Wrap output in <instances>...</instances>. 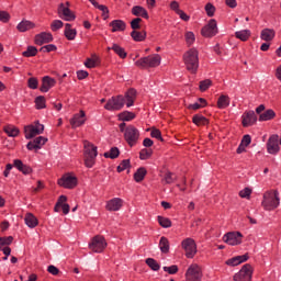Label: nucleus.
<instances>
[{
	"mask_svg": "<svg viewBox=\"0 0 281 281\" xmlns=\"http://www.w3.org/2000/svg\"><path fill=\"white\" fill-rule=\"evenodd\" d=\"M137 95V92L135 89H130L124 95H115L110 98L104 109L105 111H122L124 109V104H126L127 108L133 106L135 104V98Z\"/></svg>",
	"mask_w": 281,
	"mask_h": 281,
	"instance_id": "f257e3e1",
	"label": "nucleus"
},
{
	"mask_svg": "<svg viewBox=\"0 0 281 281\" xmlns=\"http://www.w3.org/2000/svg\"><path fill=\"white\" fill-rule=\"evenodd\" d=\"M95 157H98V147L88 140L83 142V160L87 168H93L95 165Z\"/></svg>",
	"mask_w": 281,
	"mask_h": 281,
	"instance_id": "f03ea898",
	"label": "nucleus"
},
{
	"mask_svg": "<svg viewBox=\"0 0 281 281\" xmlns=\"http://www.w3.org/2000/svg\"><path fill=\"white\" fill-rule=\"evenodd\" d=\"M184 65L191 74H196L199 69V52L195 48H191L183 56Z\"/></svg>",
	"mask_w": 281,
	"mask_h": 281,
	"instance_id": "7ed1b4c3",
	"label": "nucleus"
},
{
	"mask_svg": "<svg viewBox=\"0 0 281 281\" xmlns=\"http://www.w3.org/2000/svg\"><path fill=\"white\" fill-rule=\"evenodd\" d=\"M261 205L268 212L276 210L280 205V198L278 196V191H268L263 194V200Z\"/></svg>",
	"mask_w": 281,
	"mask_h": 281,
	"instance_id": "20e7f679",
	"label": "nucleus"
},
{
	"mask_svg": "<svg viewBox=\"0 0 281 281\" xmlns=\"http://www.w3.org/2000/svg\"><path fill=\"white\" fill-rule=\"evenodd\" d=\"M136 67L147 69V67H159L161 65V56L155 54L151 56L143 57L135 61Z\"/></svg>",
	"mask_w": 281,
	"mask_h": 281,
	"instance_id": "39448f33",
	"label": "nucleus"
},
{
	"mask_svg": "<svg viewBox=\"0 0 281 281\" xmlns=\"http://www.w3.org/2000/svg\"><path fill=\"white\" fill-rule=\"evenodd\" d=\"M45 131V125L36 121L34 124L24 126L25 139H32Z\"/></svg>",
	"mask_w": 281,
	"mask_h": 281,
	"instance_id": "423d86ee",
	"label": "nucleus"
},
{
	"mask_svg": "<svg viewBox=\"0 0 281 281\" xmlns=\"http://www.w3.org/2000/svg\"><path fill=\"white\" fill-rule=\"evenodd\" d=\"M125 142H127L128 146L133 147L139 140V130L134 125H128L125 128L124 133Z\"/></svg>",
	"mask_w": 281,
	"mask_h": 281,
	"instance_id": "0eeeda50",
	"label": "nucleus"
},
{
	"mask_svg": "<svg viewBox=\"0 0 281 281\" xmlns=\"http://www.w3.org/2000/svg\"><path fill=\"white\" fill-rule=\"evenodd\" d=\"M106 239H104V236L97 235L91 239V243L89 244V249L93 251L94 254H102L104 249H106Z\"/></svg>",
	"mask_w": 281,
	"mask_h": 281,
	"instance_id": "6e6552de",
	"label": "nucleus"
},
{
	"mask_svg": "<svg viewBox=\"0 0 281 281\" xmlns=\"http://www.w3.org/2000/svg\"><path fill=\"white\" fill-rule=\"evenodd\" d=\"M254 273V269L251 265L246 263L243 268L236 273L233 278L234 281H251V276Z\"/></svg>",
	"mask_w": 281,
	"mask_h": 281,
	"instance_id": "1a4fd4ad",
	"label": "nucleus"
},
{
	"mask_svg": "<svg viewBox=\"0 0 281 281\" xmlns=\"http://www.w3.org/2000/svg\"><path fill=\"white\" fill-rule=\"evenodd\" d=\"M202 274H201V268L199 265L193 263L191 265L186 273V280L187 281H201Z\"/></svg>",
	"mask_w": 281,
	"mask_h": 281,
	"instance_id": "9d476101",
	"label": "nucleus"
},
{
	"mask_svg": "<svg viewBox=\"0 0 281 281\" xmlns=\"http://www.w3.org/2000/svg\"><path fill=\"white\" fill-rule=\"evenodd\" d=\"M182 249H184L187 258H194L196 255V243L192 238H187L182 241Z\"/></svg>",
	"mask_w": 281,
	"mask_h": 281,
	"instance_id": "9b49d317",
	"label": "nucleus"
},
{
	"mask_svg": "<svg viewBox=\"0 0 281 281\" xmlns=\"http://www.w3.org/2000/svg\"><path fill=\"white\" fill-rule=\"evenodd\" d=\"M223 240L227 245H232V246L240 245V243H243V234H240V232L227 233L223 236Z\"/></svg>",
	"mask_w": 281,
	"mask_h": 281,
	"instance_id": "f8f14e48",
	"label": "nucleus"
},
{
	"mask_svg": "<svg viewBox=\"0 0 281 281\" xmlns=\"http://www.w3.org/2000/svg\"><path fill=\"white\" fill-rule=\"evenodd\" d=\"M58 186L68 189L76 188V186H78V178H76V176L66 173L63 178L58 180Z\"/></svg>",
	"mask_w": 281,
	"mask_h": 281,
	"instance_id": "ddd939ff",
	"label": "nucleus"
},
{
	"mask_svg": "<svg viewBox=\"0 0 281 281\" xmlns=\"http://www.w3.org/2000/svg\"><path fill=\"white\" fill-rule=\"evenodd\" d=\"M218 33V27L216 26V20H210L209 25H205L202 29V36L210 38L212 36H216Z\"/></svg>",
	"mask_w": 281,
	"mask_h": 281,
	"instance_id": "4468645a",
	"label": "nucleus"
},
{
	"mask_svg": "<svg viewBox=\"0 0 281 281\" xmlns=\"http://www.w3.org/2000/svg\"><path fill=\"white\" fill-rule=\"evenodd\" d=\"M58 14H59V18L63 19L64 21H75L76 20V15L74 14V12H71L69 7H65V3L59 4Z\"/></svg>",
	"mask_w": 281,
	"mask_h": 281,
	"instance_id": "2eb2a0df",
	"label": "nucleus"
},
{
	"mask_svg": "<svg viewBox=\"0 0 281 281\" xmlns=\"http://www.w3.org/2000/svg\"><path fill=\"white\" fill-rule=\"evenodd\" d=\"M279 136L272 135L268 139L267 150L270 155H278L280 153V145L278 144Z\"/></svg>",
	"mask_w": 281,
	"mask_h": 281,
	"instance_id": "dca6fc26",
	"label": "nucleus"
},
{
	"mask_svg": "<svg viewBox=\"0 0 281 281\" xmlns=\"http://www.w3.org/2000/svg\"><path fill=\"white\" fill-rule=\"evenodd\" d=\"M45 144H47V138L44 136H38L35 139L29 142L26 148L27 150H41Z\"/></svg>",
	"mask_w": 281,
	"mask_h": 281,
	"instance_id": "f3484780",
	"label": "nucleus"
},
{
	"mask_svg": "<svg viewBox=\"0 0 281 281\" xmlns=\"http://www.w3.org/2000/svg\"><path fill=\"white\" fill-rule=\"evenodd\" d=\"M85 122H87V117L85 111L81 110L80 113L75 114L74 117L70 120V125L72 128H78L82 126Z\"/></svg>",
	"mask_w": 281,
	"mask_h": 281,
	"instance_id": "a211bd4d",
	"label": "nucleus"
},
{
	"mask_svg": "<svg viewBox=\"0 0 281 281\" xmlns=\"http://www.w3.org/2000/svg\"><path fill=\"white\" fill-rule=\"evenodd\" d=\"M55 86H56V79L49 76H45L42 79V87L40 88V91H42V93H47V91H49L52 87H55Z\"/></svg>",
	"mask_w": 281,
	"mask_h": 281,
	"instance_id": "6ab92c4d",
	"label": "nucleus"
},
{
	"mask_svg": "<svg viewBox=\"0 0 281 281\" xmlns=\"http://www.w3.org/2000/svg\"><path fill=\"white\" fill-rule=\"evenodd\" d=\"M243 126H252L255 122L258 121V116H256V112L248 111L243 114Z\"/></svg>",
	"mask_w": 281,
	"mask_h": 281,
	"instance_id": "aec40b11",
	"label": "nucleus"
},
{
	"mask_svg": "<svg viewBox=\"0 0 281 281\" xmlns=\"http://www.w3.org/2000/svg\"><path fill=\"white\" fill-rule=\"evenodd\" d=\"M52 41H54L52 33L43 32L35 36V45H45L52 43Z\"/></svg>",
	"mask_w": 281,
	"mask_h": 281,
	"instance_id": "412c9836",
	"label": "nucleus"
},
{
	"mask_svg": "<svg viewBox=\"0 0 281 281\" xmlns=\"http://www.w3.org/2000/svg\"><path fill=\"white\" fill-rule=\"evenodd\" d=\"M124 201L120 198H114L106 203V210L109 212H117L122 209Z\"/></svg>",
	"mask_w": 281,
	"mask_h": 281,
	"instance_id": "4be33fe9",
	"label": "nucleus"
},
{
	"mask_svg": "<svg viewBox=\"0 0 281 281\" xmlns=\"http://www.w3.org/2000/svg\"><path fill=\"white\" fill-rule=\"evenodd\" d=\"M247 260H249V256L241 255V256H237L232 259H228L226 261V265H228L229 267H238V265H241V262H247Z\"/></svg>",
	"mask_w": 281,
	"mask_h": 281,
	"instance_id": "5701e85b",
	"label": "nucleus"
},
{
	"mask_svg": "<svg viewBox=\"0 0 281 281\" xmlns=\"http://www.w3.org/2000/svg\"><path fill=\"white\" fill-rule=\"evenodd\" d=\"M14 168H18L20 172H23V175H30L32 172V168L27 165H24L21 159L13 160Z\"/></svg>",
	"mask_w": 281,
	"mask_h": 281,
	"instance_id": "b1692460",
	"label": "nucleus"
},
{
	"mask_svg": "<svg viewBox=\"0 0 281 281\" xmlns=\"http://www.w3.org/2000/svg\"><path fill=\"white\" fill-rule=\"evenodd\" d=\"M111 32H124L126 30V22L122 20H114L110 22Z\"/></svg>",
	"mask_w": 281,
	"mask_h": 281,
	"instance_id": "393cba45",
	"label": "nucleus"
},
{
	"mask_svg": "<svg viewBox=\"0 0 281 281\" xmlns=\"http://www.w3.org/2000/svg\"><path fill=\"white\" fill-rule=\"evenodd\" d=\"M260 38L261 41H266L267 43H269V41H273V38H276V31L271 29H263L261 31Z\"/></svg>",
	"mask_w": 281,
	"mask_h": 281,
	"instance_id": "a878e982",
	"label": "nucleus"
},
{
	"mask_svg": "<svg viewBox=\"0 0 281 281\" xmlns=\"http://www.w3.org/2000/svg\"><path fill=\"white\" fill-rule=\"evenodd\" d=\"M64 34L68 41H75L78 32L76 29H71V24L67 23L65 25Z\"/></svg>",
	"mask_w": 281,
	"mask_h": 281,
	"instance_id": "bb28decb",
	"label": "nucleus"
},
{
	"mask_svg": "<svg viewBox=\"0 0 281 281\" xmlns=\"http://www.w3.org/2000/svg\"><path fill=\"white\" fill-rule=\"evenodd\" d=\"M24 221L25 225H27V227H31V229H34V227L38 225V218H36V216H34V214L32 213H27L24 217Z\"/></svg>",
	"mask_w": 281,
	"mask_h": 281,
	"instance_id": "cd10ccee",
	"label": "nucleus"
},
{
	"mask_svg": "<svg viewBox=\"0 0 281 281\" xmlns=\"http://www.w3.org/2000/svg\"><path fill=\"white\" fill-rule=\"evenodd\" d=\"M132 14H134V16H142L143 19H148V11L139 5H135L132 8Z\"/></svg>",
	"mask_w": 281,
	"mask_h": 281,
	"instance_id": "c85d7f7f",
	"label": "nucleus"
},
{
	"mask_svg": "<svg viewBox=\"0 0 281 281\" xmlns=\"http://www.w3.org/2000/svg\"><path fill=\"white\" fill-rule=\"evenodd\" d=\"M192 122L195 126H206V124H210V121L201 114L193 115Z\"/></svg>",
	"mask_w": 281,
	"mask_h": 281,
	"instance_id": "c756f323",
	"label": "nucleus"
},
{
	"mask_svg": "<svg viewBox=\"0 0 281 281\" xmlns=\"http://www.w3.org/2000/svg\"><path fill=\"white\" fill-rule=\"evenodd\" d=\"M19 32H27V30H32L34 27V23L31 21L24 20L18 24Z\"/></svg>",
	"mask_w": 281,
	"mask_h": 281,
	"instance_id": "7c9ffc66",
	"label": "nucleus"
},
{
	"mask_svg": "<svg viewBox=\"0 0 281 281\" xmlns=\"http://www.w3.org/2000/svg\"><path fill=\"white\" fill-rule=\"evenodd\" d=\"M276 117V112L273 110H267L260 114V122H268V120H273Z\"/></svg>",
	"mask_w": 281,
	"mask_h": 281,
	"instance_id": "2f4dec72",
	"label": "nucleus"
},
{
	"mask_svg": "<svg viewBox=\"0 0 281 281\" xmlns=\"http://www.w3.org/2000/svg\"><path fill=\"white\" fill-rule=\"evenodd\" d=\"M3 131L9 137H16L20 133V131L14 125H5Z\"/></svg>",
	"mask_w": 281,
	"mask_h": 281,
	"instance_id": "473e14b6",
	"label": "nucleus"
},
{
	"mask_svg": "<svg viewBox=\"0 0 281 281\" xmlns=\"http://www.w3.org/2000/svg\"><path fill=\"white\" fill-rule=\"evenodd\" d=\"M159 247L162 254H168V251H170V241H168V238L161 237L159 241Z\"/></svg>",
	"mask_w": 281,
	"mask_h": 281,
	"instance_id": "72a5a7b5",
	"label": "nucleus"
},
{
	"mask_svg": "<svg viewBox=\"0 0 281 281\" xmlns=\"http://www.w3.org/2000/svg\"><path fill=\"white\" fill-rule=\"evenodd\" d=\"M131 36L136 42L145 41L146 33L145 31H132Z\"/></svg>",
	"mask_w": 281,
	"mask_h": 281,
	"instance_id": "f704fd0d",
	"label": "nucleus"
},
{
	"mask_svg": "<svg viewBox=\"0 0 281 281\" xmlns=\"http://www.w3.org/2000/svg\"><path fill=\"white\" fill-rule=\"evenodd\" d=\"M236 38L239 41H248L249 36H251V32L249 30L237 31L235 33Z\"/></svg>",
	"mask_w": 281,
	"mask_h": 281,
	"instance_id": "c9c22d12",
	"label": "nucleus"
},
{
	"mask_svg": "<svg viewBox=\"0 0 281 281\" xmlns=\"http://www.w3.org/2000/svg\"><path fill=\"white\" fill-rule=\"evenodd\" d=\"M144 177H146V168L140 167L137 169V171L134 173V179L137 183L144 181Z\"/></svg>",
	"mask_w": 281,
	"mask_h": 281,
	"instance_id": "e433bc0d",
	"label": "nucleus"
},
{
	"mask_svg": "<svg viewBox=\"0 0 281 281\" xmlns=\"http://www.w3.org/2000/svg\"><path fill=\"white\" fill-rule=\"evenodd\" d=\"M119 120L122 122H131V120H135V114L133 112L125 111L119 114Z\"/></svg>",
	"mask_w": 281,
	"mask_h": 281,
	"instance_id": "4c0bfd02",
	"label": "nucleus"
},
{
	"mask_svg": "<svg viewBox=\"0 0 281 281\" xmlns=\"http://www.w3.org/2000/svg\"><path fill=\"white\" fill-rule=\"evenodd\" d=\"M104 157L106 159H117V157H120V149L117 147H112L110 151L104 154Z\"/></svg>",
	"mask_w": 281,
	"mask_h": 281,
	"instance_id": "58836bf2",
	"label": "nucleus"
},
{
	"mask_svg": "<svg viewBox=\"0 0 281 281\" xmlns=\"http://www.w3.org/2000/svg\"><path fill=\"white\" fill-rule=\"evenodd\" d=\"M218 109H227L229 106V97L221 95L217 101Z\"/></svg>",
	"mask_w": 281,
	"mask_h": 281,
	"instance_id": "ea45409f",
	"label": "nucleus"
},
{
	"mask_svg": "<svg viewBox=\"0 0 281 281\" xmlns=\"http://www.w3.org/2000/svg\"><path fill=\"white\" fill-rule=\"evenodd\" d=\"M38 54V49L35 46H29L25 52L22 53L24 58H32V56H36Z\"/></svg>",
	"mask_w": 281,
	"mask_h": 281,
	"instance_id": "a19ab883",
	"label": "nucleus"
},
{
	"mask_svg": "<svg viewBox=\"0 0 281 281\" xmlns=\"http://www.w3.org/2000/svg\"><path fill=\"white\" fill-rule=\"evenodd\" d=\"M109 49H113V52H115L120 58H126V50H124V48H122L120 45L113 44Z\"/></svg>",
	"mask_w": 281,
	"mask_h": 281,
	"instance_id": "79ce46f5",
	"label": "nucleus"
},
{
	"mask_svg": "<svg viewBox=\"0 0 281 281\" xmlns=\"http://www.w3.org/2000/svg\"><path fill=\"white\" fill-rule=\"evenodd\" d=\"M146 265L153 270V271H159L160 266L157 262V260L153 259V258H147L146 259Z\"/></svg>",
	"mask_w": 281,
	"mask_h": 281,
	"instance_id": "37998d69",
	"label": "nucleus"
},
{
	"mask_svg": "<svg viewBox=\"0 0 281 281\" xmlns=\"http://www.w3.org/2000/svg\"><path fill=\"white\" fill-rule=\"evenodd\" d=\"M157 218L160 226L165 228L172 227V222L170 221V218L164 216H158Z\"/></svg>",
	"mask_w": 281,
	"mask_h": 281,
	"instance_id": "c03bdc74",
	"label": "nucleus"
},
{
	"mask_svg": "<svg viewBox=\"0 0 281 281\" xmlns=\"http://www.w3.org/2000/svg\"><path fill=\"white\" fill-rule=\"evenodd\" d=\"M176 180L177 176L170 171H167L162 179V181H165L167 184L175 183Z\"/></svg>",
	"mask_w": 281,
	"mask_h": 281,
	"instance_id": "a18cd8bd",
	"label": "nucleus"
},
{
	"mask_svg": "<svg viewBox=\"0 0 281 281\" xmlns=\"http://www.w3.org/2000/svg\"><path fill=\"white\" fill-rule=\"evenodd\" d=\"M151 156H153V149L144 148L139 153V159L142 160L150 159Z\"/></svg>",
	"mask_w": 281,
	"mask_h": 281,
	"instance_id": "49530a36",
	"label": "nucleus"
},
{
	"mask_svg": "<svg viewBox=\"0 0 281 281\" xmlns=\"http://www.w3.org/2000/svg\"><path fill=\"white\" fill-rule=\"evenodd\" d=\"M94 8H97L98 10H100L102 12V16L104 19V21H106V19H109V8L104 4H97L94 5Z\"/></svg>",
	"mask_w": 281,
	"mask_h": 281,
	"instance_id": "de8ad7c7",
	"label": "nucleus"
},
{
	"mask_svg": "<svg viewBox=\"0 0 281 281\" xmlns=\"http://www.w3.org/2000/svg\"><path fill=\"white\" fill-rule=\"evenodd\" d=\"M29 89H38V79L36 77H31L27 80Z\"/></svg>",
	"mask_w": 281,
	"mask_h": 281,
	"instance_id": "09e8293b",
	"label": "nucleus"
},
{
	"mask_svg": "<svg viewBox=\"0 0 281 281\" xmlns=\"http://www.w3.org/2000/svg\"><path fill=\"white\" fill-rule=\"evenodd\" d=\"M12 240H14L13 236L0 237V249L1 247H5L7 245H12Z\"/></svg>",
	"mask_w": 281,
	"mask_h": 281,
	"instance_id": "8fccbe9b",
	"label": "nucleus"
},
{
	"mask_svg": "<svg viewBox=\"0 0 281 281\" xmlns=\"http://www.w3.org/2000/svg\"><path fill=\"white\" fill-rule=\"evenodd\" d=\"M64 23L60 20H54L50 24V30L53 32H58V30H60V27H63Z\"/></svg>",
	"mask_w": 281,
	"mask_h": 281,
	"instance_id": "3c124183",
	"label": "nucleus"
},
{
	"mask_svg": "<svg viewBox=\"0 0 281 281\" xmlns=\"http://www.w3.org/2000/svg\"><path fill=\"white\" fill-rule=\"evenodd\" d=\"M212 87V80L206 79L200 82V91H207Z\"/></svg>",
	"mask_w": 281,
	"mask_h": 281,
	"instance_id": "603ef678",
	"label": "nucleus"
},
{
	"mask_svg": "<svg viewBox=\"0 0 281 281\" xmlns=\"http://www.w3.org/2000/svg\"><path fill=\"white\" fill-rule=\"evenodd\" d=\"M142 22L140 18H135L131 22V27L134 30L133 32H136V30H140L142 25L139 24Z\"/></svg>",
	"mask_w": 281,
	"mask_h": 281,
	"instance_id": "864d4df0",
	"label": "nucleus"
},
{
	"mask_svg": "<svg viewBox=\"0 0 281 281\" xmlns=\"http://www.w3.org/2000/svg\"><path fill=\"white\" fill-rule=\"evenodd\" d=\"M36 109H45V97L40 95L35 99Z\"/></svg>",
	"mask_w": 281,
	"mask_h": 281,
	"instance_id": "5fc2aeb1",
	"label": "nucleus"
},
{
	"mask_svg": "<svg viewBox=\"0 0 281 281\" xmlns=\"http://www.w3.org/2000/svg\"><path fill=\"white\" fill-rule=\"evenodd\" d=\"M128 166H131V160H128V159L122 160V162L117 167V172H124V170H126V168H128Z\"/></svg>",
	"mask_w": 281,
	"mask_h": 281,
	"instance_id": "6e6d98bb",
	"label": "nucleus"
},
{
	"mask_svg": "<svg viewBox=\"0 0 281 281\" xmlns=\"http://www.w3.org/2000/svg\"><path fill=\"white\" fill-rule=\"evenodd\" d=\"M57 47L54 44H48L46 46L41 47L40 52H43L44 54H47L49 52H56Z\"/></svg>",
	"mask_w": 281,
	"mask_h": 281,
	"instance_id": "4d7b16f0",
	"label": "nucleus"
},
{
	"mask_svg": "<svg viewBox=\"0 0 281 281\" xmlns=\"http://www.w3.org/2000/svg\"><path fill=\"white\" fill-rule=\"evenodd\" d=\"M205 12L207 16H214V12H216V8L212 3H207L205 5Z\"/></svg>",
	"mask_w": 281,
	"mask_h": 281,
	"instance_id": "13d9d810",
	"label": "nucleus"
},
{
	"mask_svg": "<svg viewBox=\"0 0 281 281\" xmlns=\"http://www.w3.org/2000/svg\"><path fill=\"white\" fill-rule=\"evenodd\" d=\"M98 65V59L97 58H88L85 63V66L88 67V69H93Z\"/></svg>",
	"mask_w": 281,
	"mask_h": 281,
	"instance_id": "bf43d9fd",
	"label": "nucleus"
},
{
	"mask_svg": "<svg viewBox=\"0 0 281 281\" xmlns=\"http://www.w3.org/2000/svg\"><path fill=\"white\" fill-rule=\"evenodd\" d=\"M162 269H164V271H166L170 276H175V273H177V271H179V267H177L175 265L171 266V267H164Z\"/></svg>",
	"mask_w": 281,
	"mask_h": 281,
	"instance_id": "052dcab7",
	"label": "nucleus"
},
{
	"mask_svg": "<svg viewBox=\"0 0 281 281\" xmlns=\"http://www.w3.org/2000/svg\"><path fill=\"white\" fill-rule=\"evenodd\" d=\"M194 41H195L194 33L193 32H187L186 33V42L189 45H192V43H194Z\"/></svg>",
	"mask_w": 281,
	"mask_h": 281,
	"instance_id": "680f3d73",
	"label": "nucleus"
},
{
	"mask_svg": "<svg viewBox=\"0 0 281 281\" xmlns=\"http://www.w3.org/2000/svg\"><path fill=\"white\" fill-rule=\"evenodd\" d=\"M151 137H155L156 139H159L160 142H164V138L161 137V131L154 128L150 133Z\"/></svg>",
	"mask_w": 281,
	"mask_h": 281,
	"instance_id": "e2e57ef3",
	"label": "nucleus"
},
{
	"mask_svg": "<svg viewBox=\"0 0 281 281\" xmlns=\"http://www.w3.org/2000/svg\"><path fill=\"white\" fill-rule=\"evenodd\" d=\"M239 196H241V199H249V196H251V190L249 188H245L239 192Z\"/></svg>",
	"mask_w": 281,
	"mask_h": 281,
	"instance_id": "0e129e2a",
	"label": "nucleus"
},
{
	"mask_svg": "<svg viewBox=\"0 0 281 281\" xmlns=\"http://www.w3.org/2000/svg\"><path fill=\"white\" fill-rule=\"evenodd\" d=\"M0 21H2V23H8L10 21V13L0 11Z\"/></svg>",
	"mask_w": 281,
	"mask_h": 281,
	"instance_id": "69168bd1",
	"label": "nucleus"
},
{
	"mask_svg": "<svg viewBox=\"0 0 281 281\" xmlns=\"http://www.w3.org/2000/svg\"><path fill=\"white\" fill-rule=\"evenodd\" d=\"M240 144H241L244 147L247 148V146H249V144H251V136H250L249 134H246V135L243 137Z\"/></svg>",
	"mask_w": 281,
	"mask_h": 281,
	"instance_id": "338daca9",
	"label": "nucleus"
},
{
	"mask_svg": "<svg viewBox=\"0 0 281 281\" xmlns=\"http://www.w3.org/2000/svg\"><path fill=\"white\" fill-rule=\"evenodd\" d=\"M47 271L52 273V276H58V273H60V270H58L56 266H48Z\"/></svg>",
	"mask_w": 281,
	"mask_h": 281,
	"instance_id": "774afa93",
	"label": "nucleus"
}]
</instances>
